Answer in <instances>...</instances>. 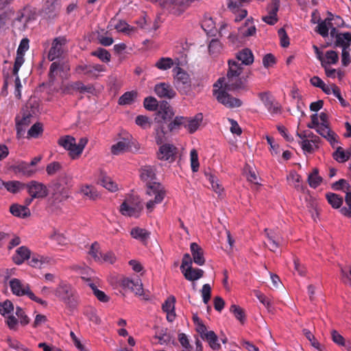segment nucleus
Here are the masks:
<instances>
[{"label": "nucleus", "instance_id": "0eeeda50", "mask_svg": "<svg viewBox=\"0 0 351 351\" xmlns=\"http://www.w3.org/2000/svg\"><path fill=\"white\" fill-rule=\"evenodd\" d=\"M226 90H228L225 88V87H214L213 92L217 101L225 106L228 108H235L241 106L242 101L237 98L232 97L227 93Z\"/></svg>", "mask_w": 351, "mask_h": 351}, {"label": "nucleus", "instance_id": "680f3d73", "mask_svg": "<svg viewBox=\"0 0 351 351\" xmlns=\"http://www.w3.org/2000/svg\"><path fill=\"white\" fill-rule=\"evenodd\" d=\"M43 130V125L40 123H36L28 130V137L37 138Z\"/></svg>", "mask_w": 351, "mask_h": 351}, {"label": "nucleus", "instance_id": "58836bf2", "mask_svg": "<svg viewBox=\"0 0 351 351\" xmlns=\"http://www.w3.org/2000/svg\"><path fill=\"white\" fill-rule=\"evenodd\" d=\"M322 182V178L319 176V171L317 168L313 169L312 172L308 176V182L311 187L317 188Z\"/></svg>", "mask_w": 351, "mask_h": 351}, {"label": "nucleus", "instance_id": "423d86ee", "mask_svg": "<svg viewBox=\"0 0 351 351\" xmlns=\"http://www.w3.org/2000/svg\"><path fill=\"white\" fill-rule=\"evenodd\" d=\"M247 80L243 77L226 75L220 77L214 84V87L227 88L228 90H239L246 88Z\"/></svg>", "mask_w": 351, "mask_h": 351}, {"label": "nucleus", "instance_id": "69168bd1", "mask_svg": "<svg viewBox=\"0 0 351 351\" xmlns=\"http://www.w3.org/2000/svg\"><path fill=\"white\" fill-rule=\"evenodd\" d=\"M143 104L145 108L150 111L156 110L158 106L156 99L153 97H146L144 100Z\"/></svg>", "mask_w": 351, "mask_h": 351}, {"label": "nucleus", "instance_id": "c03bdc74", "mask_svg": "<svg viewBox=\"0 0 351 351\" xmlns=\"http://www.w3.org/2000/svg\"><path fill=\"white\" fill-rule=\"evenodd\" d=\"M329 21H330L328 20V17L324 21L320 20L316 27L315 31L324 38L328 36V30L330 27L328 25Z\"/></svg>", "mask_w": 351, "mask_h": 351}, {"label": "nucleus", "instance_id": "f3484780", "mask_svg": "<svg viewBox=\"0 0 351 351\" xmlns=\"http://www.w3.org/2000/svg\"><path fill=\"white\" fill-rule=\"evenodd\" d=\"M31 117L29 112L24 113L21 118L19 116L16 117V134L19 138L24 134L26 128L31 123Z\"/></svg>", "mask_w": 351, "mask_h": 351}, {"label": "nucleus", "instance_id": "4c0bfd02", "mask_svg": "<svg viewBox=\"0 0 351 351\" xmlns=\"http://www.w3.org/2000/svg\"><path fill=\"white\" fill-rule=\"evenodd\" d=\"M130 234L134 239L140 240L142 242L146 241L150 235V233L145 229L138 227L132 228Z\"/></svg>", "mask_w": 351, "mask_h": 351}, {"label": "nucleus", "instance_id": "cd10ccee", "mask_svg": "<svg viewBox=\"0 0 351 351\" xmlns=\"http://www.w3.org/2000/svg\"><path fill=\"white\" fill-rule=\"evenodd\" d=\"M237 61H241V65H250L254 62V56L252 51L247 48L243 49L237 53Z\"/></svg>", "mask_w": 351, "mask_h": 351}, {"label": "nucleus", "instance_id": "de8ad7c7", "mask_svg": "<svg viewBox=\"0 0 351 351\" xmlns=\"http://www.w3.org/2000/svg\"><path fill=\"white\" fill-rule=\"evenodd\" d=\"M6 342L10 348H12L16 351H31L27 348L25 347L17 339H12L11 337H8L6 339Z\"/></svg>", "mask_w": 351, "mask_h": 351}, {"label": "nucleus", "instance_id": "412c9836", "mask_svg": "<svg viewBox=\"0 0 351 351\" xmlns=\"http://www.w3.org/2000/svg\"><path fill=\"white\" fill-rule=\"evenodd\" d=\"M280 5L279 0H273L271 7L268 9L269 14L263 17V21L266 23L273 25L278 21L277 12Z\"/></svg>", "mask_w": 351, "mask_h": 351}, {"label": "nucleus", "instance_id": "1a4fd4ad", "mask_svg": "<svg viewBox=\"0 0 351 351\" xmlns=\"http://www.w3.org/2000/svg\"><path fill=\"white\" fill-rule=\"evenodd\" d=\"M198 333L202 339L206 341L213 350H219L221 346L217 335L213 330H208L206 326H199Z\"/></svg>", "mask_w": 351, "mask_h": 351}, {"label": "nucleus", "instance_id": "393cba45", "mask_svg": "<svg viewBox=\"0 0 351 351\" xmlns=\"http://www.w3.org/2000/svg\"><path fill=\"white\" fill-rule=\"evenodd\" d=\"M202 119L203 115L202 113L197 114L191 119L184 117V128H186L190 133H193L199 128Z\"/></svg>", "mask_w": 351, "mask_h": 351}, {"label": "nucleus", "instance_id": "20e7f679", "mask_svg": "<svg viewBox=\"0 0 351 351\" xmlns=\"http://www.w3.org/2000/svg\"><path fill=\"white\" fill-rule=\"evenodd\" d=\"M53 293L56 298L66 305L75 306L76 302L75 291L70 284L61 281L54 289Z\"/></svg>", "mask_w": 351, "mask_h": 351}, {"label": "nucleus", "instance_id": "13d9d810", "mask_svg": "<svg viewBox=\"0 0 351 351\" xmlns=\"http://www.w3.org/2000/svg\"><path fill=\"white\" fill-rule=\"evenodd\" d=\"M13 311L14 305L10 300H6L3 302L0 303V314L3 316L13 312Z\"/></svg>", "mask_w": 351, "mask_h": 351}, {"label": "nucleus", "instance_id": "6ab92c4d", "mask_svg": "<svg viewBox=\"0 0 351 351\" xmlns=\"http://www.w3.org/2000/svg\"><path fill=\"white\" fill-rule=\"evenodd\" d=\"M154 90L156 94L160 97L171 99L176 95V92L171 86L164 82L156 84Z\"/></svg>", "mask_w": 351, "mask_h": 351}, {"label": "nucleus", "instance_id": "a19ab883", "mask_svg": "<svg viewBox=\"0 0 351 351\" xmlns=\"http://www.w3.org/2000/svg\"><path fill=\"white\" fill-rule=\"evenodd\" d=\"M80 193L87 198L91 200L97 199L99 194L95 188L90 185L82 186L80 189Z\"/></svg>", "mask_w": 351, "mask_h": 351}, {"label": "nucleus", "instance_id": "f8f14e48", "mask_svg": "<svg viewBox=\"0 0 351 351\" xmlns=\"http://www.w3.org/2000/svg\"><path fill=\"white\" fill-rule=\"evenodd\" d=\"M106 71V66L101 64H80L76 66L75 72L78 74L87 75L90 77H97L96 73Z\"/></svg>", "mask_w": 351, "mask_h": 351}, {"label": "nucleus", "instance_id": "c756f323", "mask_svg": "<svg viewBox=\"0 0 351 351\" xmlns=\"http://www.w3.org/2000/svg\"><path fill=\"white\" fill-rule=\"evenodd\" d=\"M336 47H341L342 49H349L351 45V33L346 32L336 35Z\"/></svg>", "mask_w": 351, "mask_h": 351}, {"label": "nucleus", "instance_id": "052dcab7", "mask_svg": "<svg viewBox=\"0 0 351 351\" xmlns=\"http://www.w3.org/2000/svg\"><path fill=\"white\" fill-rule=\"evenodd\" d=\"M165 132L164 131L163 124L158 123L155 128V139L158 145L161 144L165 139Z\"/></svg>", "mask_w": 351, "mask_h": 351}, {"label": "nucleus", "instance_id": "603ef678", "mask_svg": "<svg viewBox=\"0 0 351 351\" xmlns=\"http://www.w3.org/2000/svg\"><path fill=\"white\" fill-rule=\"evenodd\" d=\"M230 311L232 313L234 317L241 323L245 319V314L244 310L238 305L232 304L230 308Z\"/></svg>", "mask_w": 351, "mask_h": 351}, {"label": "nucleus", "instance_id": "5fc2aeb1", "mask_svg": "<svg viewBox=\"0 0 351 351\" xmlns=\"http://www.w3.org/2000/svg\"><path fill=\"white\" fill-rule=\"evenodd\" d=\"M333 157L339 162H344L349 159L350 155L345 152L342 147H338L333 154Z\"/></svg>", "mask_w": 351, "mask_h": 351}, {"label": "nucleus", "instance_id": "6e6d98bb", "mask_svg": "<svg viewBox=\"0 0 351 351\" xmlns=\"http://www.w3.org/2000/svg\"><path fill=\"white\" fill-rule=\"evenodd\" d=\"M135 123L143 129H148L152 126L150 119L146 116L138 115L136 117Z\"/></svg>", "mask_w": 351, "mask_h": 351}, {"label": "nucleus", "instance_id": "774afa93", "mask_svg": "<svg viewBox=\"0 0 351 351\" xmlns=\"http://www.w3.org/2000/svg\"><path fill=\"white\" fill-rule=\"evenodd\" d=\"M346 202L348 208L343 207L341 209V213L348 217H351V192H347L346 195Z\"/></svg>", "mask_w": 351, "mask_h": 351}, {"label": "nucleus", "instance_id": "e433bc0d", "mask_svg": "<svg viewBox=\"0 0 351 351\" xmlns=\"http://www.w3.org/2000/svg\"><path fill=\"white\" fill-rule=\"evenodd\" d=\"M25 186V184L17 181L12 180L5 182L3 189H5L8 192L12 193H17L20 191L23 190Z\"/></svg>", "mask_w": 351, "mask_h": 351}, {"label": "nucleus", "instance_id": "79ce46f5", "mask_svg": "<svg viewBox=\"0 0 351 351\" xmlns=\"http://www.w3.org/2000/svg\"><path fill=\"white\" fill-rule=\"evenodd\" d=\"M173 64L174 62L173 59L167 57L160 58L156 62L154 65L159 70L165 71L171 69L173 66Z\"/></svg>", "mask_w": 351, "mask_h": 351}, {"label": "nucleus", "instance_id": "4be33fe9", "mask_svg": "<svg viewBox=\"0 0 351 351\" xmlns=\"http://www.w3.org/2000/svg\"><path fill=\"white\" fill-rule=\"evenodd\" d=\"M175 302L176 299L173 296L169 297L162 304V308L167 313V319L171 322L175 319Z\"/></svg>", "mask_w": 351, "mask_h": 351}, {"label": "nucleus", "instance_id": "6e6552de", "mask_svg": "<svg viewBox=\"0 0 351 351\" xmlns=\"http://www.w3.org/2000/svg\"><path fill=\"white\" fill-rule=\"evenodd\" d=\"M25 188L27 189V193L32 198L43 199L49 194L47 186L36 180L25 184Z\"/></svg>", "mask_w": 351, "mask_h": 351}, {"label": "nucleus", "instance_id": "f257e3e1", "mask_svg": "<svg viewBox=\"0 0 351 351\" xmlns=\"http://www.w3.org/2000/svg\"><path fill=\"white\" fill-rule=\"evenodd\" d=\"M155 176L154 170L152 167L145 166L141 169V178L146 182L147 195L150 197L154 196V199H149L146 204V208L149 213L152 212L156 204L162 202L166 195L164 187L160 183L154 181Z\"/></svg>", "mask_w": 351, "mask_h": 351}, {"label": "nucleus", "instance_id": "dca6fc26", "mask_svg": "<svg viewBox=\"0 0 351 351\" xmlns=\"http://www.w3.org/2000/svg\"><path fill=\"white\" fill-rule=\"evenodd\" d=\"M264 232L269 241V249L272 252H276L283 241L282 237L274 230L265 228Z\"/></svg>", "mask_w": 351, "mask_h": 351}, {"label": "nucleus", "instance_id": "bf43d9fd", "mask_svg": "<svg viewBox=\"0 0 351 351\" xmlns=\"http://www.w3.org/2000/svg\"><path fill=\"white\" fill-rule=\"evenodd\" d=\"M326 59V65L328 64H335L339 61V56L338 53L332 50L327 51L325 54Z\"/></svg>", "mask_w": 351, "mask_h": 351}, {"label": "nucleus", "instance_id": "f704fd0d", "mask_svg": "<svg viewBox=\"0 0 351 351\" xmlns=\"http://www.w3.org/2000/svg\"><path fill=\"white\" fill-rule=\"evenodd\" d=\"M82 279L88 282V286L91 288L94 295L98 300L102 302H108L109 301L110 298L104 291L98 289L97 287L93 282H91L90 278L82 277Z\"/></svg>", "mask_w": 351, "mask_h": 351}, {"label": "nucleus", "instance_id": "e2e57ef3", "mask_svg": "<svg viewBox=\"0 0 351 351\" xmlns=\"http://www.w3.org/2000/svg\"><path fill=\"white\" fill-rule=\"evenodd\" d=\"M190 160L191 169L193 172H197L199 169V163L198 160L197 152L193 149L190 152Z\"/></svg>", "mask_w": 351, "mask_h": 351}, {"label": "nucleus", "instance_id": "2f4dec72", "mask_svg": "<svg viewBox=\"0 0 351 351\" xmlns=\"http://www.w3.org/2000/svg\"><path fill=\"white\" fill-rule=\"evenodd\" d=\"M256 29L253 24L252 20L247 19L243 25L239 29V34L243 37L254 36L256 34Z\"/></svg>", "mask_w": 351, "mask_h": 351}, {"label": "nucleus", "instance_id": "8fccbe9b", "mask_svg": "<svg viewBox=\"0 0 351 351\" xmlns=\"http://www.w3.org/2000/svg\"><path fill=\"white\" fill-rule=\"evenodd\" d=\"M136 95H137V94L136 92H134V91L126 92L122 96H121L119 97V104H120V105L131 104L134 101Z\"/></svg>", "mask_w": 351, "mask_h": 351}, {"label": "nucleus", "instance_id": "aec40b11", "mask_svg": "<svg viewBox=\"0 0 351 351\" xmlns=\"http://www.w3.org/2000/svg\"><path fill=\"white\" fill-rule=\"evenodd\" d=\"M121 285L124 288H127L135 294L141 295L143 293V285L140 279L133 280L130 278H124L122 280Z\"/></svg>", "mask_w": 351, "mask_h": 351}, {"label": "nucleus", "instance_id": "ea45409f", "mask_svg": "<svg viewBox=\"0 0 351 351\" xmlns=\"http://www.w3.org/2000/svg\"><path fill=\"white\" fill-rule=\"evenodd\" d=\"M302 332L314 348L317 349L318 351H324V347L319 343L314 335L309 330L304 328Z\"/></svg>", "mask_w": 351, "mask_h": 351}, {"label": "nucleus", "instance_id": "4d7b16f0", "mask_svg": "<svg viewBox=\"0 0 351 351\" xmlns=\"http://www.w3.org/2000/svg\"><path fill=\"white\" fill-rule=\"evenodd\" d=\"M58 73H60V72L58 71V62H53L50 65L49 71L48 74L49 81L50 84H53Z\"/></svg>", "mask_w": 351, "mask_h": 351}, {"label": "nucleus", "instance_id": "ddd939ff", "mask_svg": "<svg viewBox=\"0 0 351 351\" xmlns=\"http://www.w3.org/2000/svg\"><path fill=\"white\" fill-rule=\"evenodd\" d=\"M66 43V40L64 37H58L53 40L52 46L48 53V59L50 61H53L61 56L63 52L62 46L64 45Z\"/></svg>", "mask_w": 351, "mask_h": 351}, {"label": "nucleus", "instance_id": "a211bd4d", "mask_svg": "<svg viewBox=\"0 0 351 351\" xmlns=\"http://www.w3.org/2000/svg\"><path fill=\"white\" fill-rule=\"evenodd\" d=\"M31 251L26 246H21L18 247L13 254L12 259V261L17 265L23 264L26 260L30 258Z\"/></svg>", "mask_w": 351, "mask_h": 351}, {"label": "nucleus", "instance_id": "7ed1b4c3", "mask_svg": "<svg viewBox=\"0 0 351 351\" xmlns=\"http://www.w3.org/2000/svg\"><path fill=\"white\" fill-rule=\"evenodd\" d=\"M87 143L88 139L84 137L81 138L77 143L75 138L70 135L62 136L58 141L59 145L69 152V155L72 159H77L81 156Z\"/></svg>", "mask_w": 351, "mask_h": 351}, {"label": "nucleus", "instance_id": "49530a36", "mask_svg": "<svg viewBox=\"0 0 351 351\" xmlns=\"http://www.w3.org/2000/svg\"><path fill=\"white\" fill-rule=\"evenodd\" d=\"M166 328H162L156 331L154 337L158 339V343L160 345L168 343L171 340L170 335L167 332Z\"/></svg>", "mask_w": 351, "mask_h": 351}, {"label": "nucleus", "instance_id": "473e14b6", "mask_svg": "<svg viewBox=\"0 0 351 351\" xmlns=\"http://www.w3.org/2000/svg\"><path fill=\"white\" fill-rule=\"evenodd\" d=\"M228 71L227 75H232L236 77H242L241 74L243 71V67L241 64L238 62L236 60H228Z\"/></svg>", "mask_w": 351, "mask_h": 351}, {"label": "nucleus", "instance_id": "a18cd8bd", "mask_svg": "<svg viewBox=\"0 0 351 351\" xmlns=\"http://www.w3.org/2000/svg\"><path fill=\"white\" fill-rule=\"evenodd\" d=\"M91 55L93 56L97 57L104 62H110L111 58L110 53L106 49L103 48H99L97 50L92 51Z\"/></svg>", "mask_w": 351, "mask_h": 351}, {"label": "nucleus", "instance_id": "bb28decb", "mask_svg": "<svg viewBox=\"0 0 351 351\" xmlns=\"http://www.w3.org/2000/svg\"><path fill=\"white\" fill-rule=\"evenodd\" d=\"M99 179L101 184L108 191L111 192L118 191V185L105 172L102 171L100 172Z\"/></svg>", "mask_w": 351, "mask_h": 351}, {"label": "nucleus", "instance_id": "72a5a7b5", "mask_svg": "<svg viewBox=\"0 0 351 351\" xmlns=\"http://www.w3.org/2000/svg\"><path fill=\"white\" fill-rule=\"evenodd\" d=\"M10 213L16 217L25 218L30 215V210L26 206L17 204H12L10 208Z\"/></svg>", "mask_w": 351, "mask_h": 351}, {"label": "nucleus", "instance_id": "4468645a", "mask_svg": "<svg viewBox=\"0 0 351 351\" xmlns=\"http://www.w3.org/2000/svg\"><path fill=\"white\" fill-rule=\"evenodd\" d=\"M317 132L325 138L335 147L338 143V136L332 131L328 124L320 123L316 130Z\"/></svg>", "mask_w": 351, "mask_h": 351}, {"label": "nucleus", "instance_id": "9d476101", "mask_svg": "<svg viewBox=\"0 0 351 351\" xmlns=\"http://www.w3.org/2000/svg\"><path fill=\"white\" fill-rule=\"evenodd\" d=\"M174 115L173 110L167 101H162L159 106V109L156 114L155 121L157 123L163 124V122L169 121Z\"/></svg>", "mask_w": 351, "mask_h": 351}, {"label": "nucleus", "instance_id": "864d4df0", "mask_svg": "<svg viewBox=\"0 0 351 351\" xmlns=\"http://www.w3.org/2000/svg\"><path fill=\"white\" fill-rule=\"evenodd\" d=\"M328 20L330 21L328 22L330 27H341L344 25V21L339 16L334 15L330 12H328Z\"/></svg>", "mask_w": 351, "mask_h": 351}, {"label": "nucleus", "instance_id": "39448f33", "mask_svg": "<svg viewBox=\"0 0 351 351\" xmlns=\"http://www.w3.org/2000/svg\"><path fill=\"white\" fill-rule=\"evenodd\" d=\"M143 205L138 197H129L120 206V213L126 217H138Z\"/></svg>", "mask_w": 351, "mask_h": 351}, {"label": "nucleus", "instance_id": "5701e85b", "mask_svg": "<svg viewBox=\"0 0 351 351\" xmlns=\"http://www.w3.org/2000/svg\"><path fill=\"white\" fill-rule=\"evenodd\" d=\"M190 248L193 262L198 265H203L206 261L203 249L196 243H191Z\"/></svg>", "mask_w": 351, "mask_h": 351}, {"label": "nucleus", "instance_id": "f03ea898", "mask_svg": "<svg viewBox=\"0 0 351 351\" xmlns=\"http://www.w3.org/2000/svg\"><path fill=\"white\" fill-rule=\"evenodd\" d=\"M8 285L13 295L19 297L26 295L32 301L47 306V302L36 296L31 291L29 285L25 281L14 278L9 280Z\"/></svg>", "mask_w": 351, "mask_h": 351}, {"label": "nucleus", "instance_id": "b1692460", "mask_svg": "<svg viewBox=\"0 0 351 351\" xmlns=\"http://www.w3.org/2000/svg\"><path fill=\"white\" fill-rule=\"evenodd\" d=\"M132 142L128 138H123L111 147V152L114 155H119L131 149Z\"/></svg>", "mask_w": 351, "mask_h": 351}, {"label": "nucleus", "instance_id": "3c124183", "mask_svg": "<svg viewBox=\"0 0 351 351\" xmlns=\"http://www.w3.org/2000/svg\"><path fill=\"white\" fill-rule=\"evenodd\" d=\"M205 175L208 179L213 191L218 194H221V192L223 191V188L221 185L219 183L218 179L215 176L212 175L210 173L206 172Z\"/></svg>", "mask_w": 351, "mask_h": 351}, {"label": "nucleus", "instance_id": "37998d69", "mask_svg": "<svg viewBox=\"0 0 351 351\" xmlns=\"http://www.w3.org/2000/svg\"><path fill=\"white\" fill-rule=\"evenodd\" d=\"M88 253L95 261H101L102 252L100 251V246L97 242H94L91 245Z\"/></svg>", "mask_w": 351, "mask_h": 351}, {"label": "nucleus", "instance_id": "0e129e2a", "mask_svg": "<svg viewBox=\"0 0 351 351\" xmlns=\"http://www.w3.org/2000/svg\"><path fill=\"white\" fill-rule=\"evenodd\" d=\"M221 49V43L217 39H212L208 45V51L211 55L218 54Z\"/></svg>", "mask_w": 351, "mask_h": 351}, {"label": "nucleus", "instance_id": "2eb2a0df", "mask_svg": "<svg viewBox=\"0 0 351 351\" xmlns=\"http://www.w3.org/2000/svg\"><path fill=\"white\" fill-rule=\"evenodd\" d=\"M176 154V147L172 144L166 143L160 147L158 158L160 160L173 161Z\"/></svg>", "mask_w": 351, "mask_h": 351}, {"label": "nucleus", "instance_id": "7c9ffc66", "mask_svg": "<svg viewBox=\"0 0 351 351\" xmlns=\"http://www.w3.org/2000/svg\"><path fill=\"white\" fill-rule=\"evenodd\" d=\"M12 169L15 173H21L26 177H31L36 173V170L32 169L30 165L25 162H19L13 166Z\"/></svg>", "mask_w": 351, "mask_h": 351}, {"label": "nucleus", "instance_id": "c9c22d12", "mask_svg": "<svg viewBox=\"0 0 351 351\" xmlns=\"http://www.w3.org/2000/svg\"><path fill=\"white\" fill-rule=\"evenodd\" d=\"M50 259L39 254H33L30 256L29 264L35 268H40L49 263Z\"/></svg>", "mask_w": 351, "mask_h": 351}, {"label": "nucleus", "instance_id": "a878e982", "mask_svg": "<svg viewBox=\"0 0 351 351\" xmlns=\"http://www.w3.org/2000/svg\"><path fill=\"white\" fill-rule=\"evenodd\" d=\"M176 85L178 88H187L191 86V80L188 73L178 68L176 76Z\"/></svg>", "mask_w": 351, "mask_h": 351}, {"label": "nucleus", "instance_id": "9b49d317", "mask_svg": "<svg viewBox=\"0 0 351 351\" xmlns=\"http://www.w3.org/2000/svg\"><path fill=\"white\" fill-rule=\"evenodd\" d=\"M160 6L171 13L180 14L188 7V4L184 0H163Z\"/></svg>", "mask_w": 351, "mask_h": 351}, {"label": "nucleus", "instance_id": "09e8293b", "mask_svg": "<svg viewBox=\"0 0 351 351\" xmlns=\"http://www.w3.org/2000/svg\"><path fill=\"white\" fill-rule=\"evenodd\" d=\"M326 199L328 203L334 208H339L343 203L342 198L335 193H328L326 194Z\"/></svg>", "mask_w": 351, "mask_h": 351}, {"label": "nucleus", "instance_id": "c85d7f7f", "mask_svg": "<svg viewBox=\"0 0 351 351\" xmlns=\"http://www.w3.org/2000/svg\"><path fill=\"white\" fill-rule=\"evenodd\" d=\"M182 274L187 280L195 281L201 278L204 276V271L201 269L191 267L183 270Z\"/></svg>", "mask_w": 351, "mask_h": 351}, {"label": "nucleus", "instance_id": "338daca9", "mask_svg": "<svg viewBox=\"0 0 351 351\" xmlns=\"http://www.w3.org/2000/svg\"><path fill=\"white\" fill-rule=\"evenodd\" d=\"M16 315L20 319V323L23 326H26L29 323V318L25 314V311L20 306L16 308Z\"/></svg>", "mask_w": 351, "mask_h": 351}]
</instances>
